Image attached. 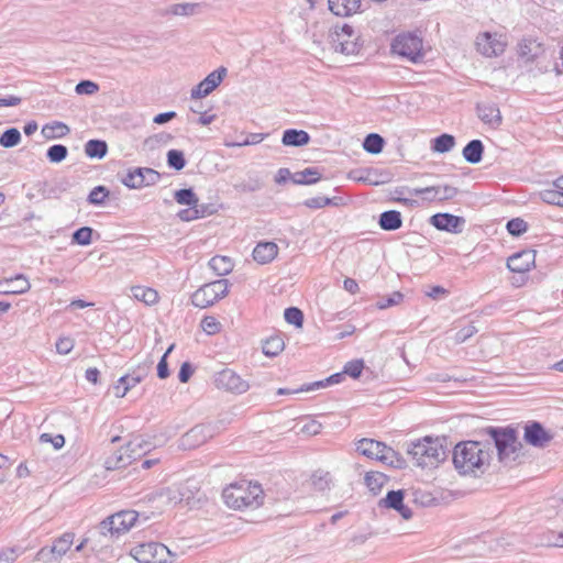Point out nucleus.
<instances>
[{"label": "nucleus", "mask_w": 563, "mask_h": 563, "mask_svg": "<svg viewBox=\"0 0 563 563\" xmlns=\"http://www.w3.org/2000/svg\"><path fill=\"white\" fill-rule=\"evenodd\" d=\"M209 267L218 275L224 276L232 272L233 263L227 256L217 255L209 261Z\"/></svg>", "instance_id": "obj_33"}, {"label": "nucleus", "mask_w": 563, "mask_h": 563, "mask_svg": "<svg viewBox=\"0 0 563 563\" xmlns=\"http://www.w3.org/2000/svg\"><path fill=\"white\" fill-rule=\"evenodd\" d=\"M490 454L477 441H466L456 444L453 451V463L461 474L473 473L488 463Z\"/></svg>", "instance_id": "obj_1"}, {"label": "nucleus", "mask_w": 563, "mask_h": 563, "mask_svg": "<svg viewBox=\"0 0 563 563\" xmlns=\"http://www.w3.org/2000/svg\"><path fill=\"white\" fill-rule=\"evenodd\" d=\"M108 196L109 190L104 186H97L90 191L88 201L91 205H102Z\"/></svg>", "instance_id": "obj_56"}, {"label": "nucleus", "mask_w": 563, "mask_h": 563, "mask_svg": "<svg viewBox=\"0 0 563 563\" xmlns=\"http://www.w3.org/2000/svg\"><path fill=\"white\" fill-rule=\"evenodd\" d=\"M284 317L289 324H294L297 328L302 327L303 313L300 309L296 307L287 308L285 309Z\"/></svg>", "instance_id": "obj_53"}, {"label": "nucleus", "mask_w": 563, "mask_h": 563, "mask_svg": "<svg viewBox=\"0 0 563 563\" xmlns=\"http://www.w3.org/2000/svg\"><path fill=\"white\" fill-rule=\"evenodd\" d=\"M30 288L31 284L29 279L22 274L0 280V294L2 295L25 294Z\"/></svg>", "instance_id": "obj_19"}, {"label": "nucleus", "mask_w": 563, "mask_h": 563, "mask_svg": "<svg viewBox=\"0 0 563 563\" xmlns=\"http://www.w3.org/2000/svg\"><path fill=\"white\" fill-rule=\"evenodd\" d=\"M131 555L140 563H170L172 553L163 543L148 542L134 547Z\"/></svg>", "instance_id": "obj_10"}, {"label": "nucleus", "mask_w": 563, "mask_h": 563, "mask_svg": "<svg viewBox=\"0 0 563 563\" xmlns=\"http://www.w3.org/2000/svg\"><path fill=\"white\" fill-rule=\"evenodd\" d=\"M152 366L153 361L151 360L140 363L137 366L132 368L130 373L120 377V383L126 384L130 388L135 387L150 374Z\"/></svg>", "instance_id": "obj_21"}, {"label": "nucleus", "mask_w": 563, "mask_h": 563, "mask_svg": "<svg viewBox=\"0 0 563 563\" xmlns=\"http://www.w3.org/2000/svg\"><path fill=\"white\" fill-rule=\"evenodd\" d=\"M344 378H345L344 372L335 373L323 380L303 385L302 387H300V390H314L318 388L328 387L330 385L340 384Z\"/></svg>", "instance_id": "obj_46"}, {"label": "nucleus", "mask_w": 563, "mask_h": 563, "mask_svg": "<svg viewBox=\"0 0 563 563\" xmlns=\"http://www.w3.org/2000/svg\"><path fill=\"white\" fill-rule=\"evenodd\" d=\"M69 132V128L59 121H55L51 124H45L42 129V133L46 139H56L66 135Z\"/></svg>", "instance_id": "obj_44"}, {"label": "nucleus", "mask_w": 563, "mask_h": 563, "mask_svg": "<svg viewBox=\"0 0 563 563\" xmlns=\"http://www.w3.org/2000/svg\"><path fill=\"white\" fill-rule=\"evenodd\" d=\"M199 9L198 3L184 2V3H175L169 5L164 14L179 15V16H190L197 13Z\"/></svg>", "instance_id": "obj_37"}, {"label": "nucleus", "mask_w": 563, "mask_h": 563, "mask_svg": "<svg viewBox=\"0 0 563 563\" xmlns=\"http://www.w3.org/2000/svg\"><path fill=\"white\" fill-rule=\"evenodd\" d=\"M134 461L135 455H131L129 452L125 453V446H123L106 459L104 467L109 471L118 470L130 465Z\"/></svg>", "instance_id": "obj_26"}, {"label": "nucleus", "mask_w": 563, "mask_h": 563, "mask_svg": "<svg viewBox=\"0 0 563 563\" xmlns=\"http://www.w3.org/2000/svg\"><path fill=\"white\" fill-rule=\"evenodd\" d=\"M74 538L75 534L73 532H65L54 542L51 553L56 558H62L70 549Z\"/></svg>", "instance_id": "obj_34"}, {"label": "nucleus", "mask_w": 563, "mask_h": 563, "mask_svg": "<svg viewBox=\"0 0 563 563\" xmlns=\"http://www.w3.org/2000/svg\"><path fill=\"white\" fill-rule=\"evenodd\" d=\"M151 449V443L144 441L141 438L131 440L125 445V453L129 452L131 455H135V461L147 453Z\"/></svg>", "instance_id": "obj_43"}, {"label": "nucleus", "mask_w": 563, "mask_h": 563, "mask_svg": "<svg viewBox=\"0 0 563 563\" xmlns=\"http://www.w3.org/2000/svg\"><path fill=\"white\" fill-rule=\"evenodd\" d=\"M484 154V144L481 140L470 141L463 148L462 155L470 164H477L482 161Z\"/></svg>", "instance_id": "obj_28"}, {"label": "nucleus", "mask_w": 563, "mask_h": 563, "mask_svg": "<svg viewBox=\"0 0 563 563\" xmlns=\"http://www.w3.org/2000/svg\"><path fill=\"white\" fill-rule=\"evenodd\" d=\"M183 493L180 488L177 486H170L163 488L158 493V497L162 499L163 504L167 506H175L183 500Z\"/></svg>", "instance_id": "obj_39"}, {"label": "nucleus", "mask_w": 563, "mask_h": 563, "mask_svg": "<svg viewBox=\"0 0 563 563\" xmlns=\"http://www.w3.org/2000/svg\"><path fill=\"white\" fill-rule=\"evenodd\" d=\"M21 141V133L15 128L5 130L0 136V145L4 148H10L18 145Z\"/></svg>", "instance_id": "obj_49"}, {"label": "nucleus", "mask_w": 563, "mask_h": 563, "mask_svg": "<svg viewBox=\"0 0 563 563\" xmlns=\"http://www.w3.org/2000/svg\"><path fill=\"white\" fill-rule=\"evenodd\" d=\"M201 329L209 335L216 334L221 329V323L214 317H205L201 320Z\"/></svg>", "instance_id": "obj_59"}, {"label": "nucleus", "mask_w": 563, "mask_h": 563, "mask_svg": "<svg viewBox=\"0 0 563 563\" xmlns=\"http://www.w3.org/2000/svg\"><path fill=\"white\" fill-rule=\"evenodd\" d=\"M214 432L211 424H197L181 437L180 445L185 449H195L211 439Z\"/></svg>", "instance_id": "obj_13"}, {"label": "nucleus", "mask_w": 563, "mask_h": 563, "mask_svg": "<svg viewBox=\"0 0 563 563\" xmlns=\"http://www.w3.org/2000/svg\"><path fill=\"white\" fill-rule=\"evenodd\" d=\"M463 217L454 216L451 213H437L430 218V223L440 231L459 234L463 231L465 225Z\"/></svg>", "instance_id": "obj_14"}, {"label": "nucleus", "mask_w": 563, "mask_h": 563, "mask_svg": "<svg viewBox=\"0 0 563 563\" xmlns=\"http://www.w3.org/2000/svg\"><path fill=\"white\" fill-rule=\"evenodd\" d=\"M92 229L82 227L73 233V242L79 245H88L91 243Z\"/></svg>", "instance_id": "obj_55"}, {"label": "nucleus", "mask_w": 563, "mask_h": 563, "mask_svg": "<svg viewBox=\"0 0 563 563\" xmlns=\"http://www.w3.org/2000/svg\"><path fill=\"white\" fill-rule=\"evenodd\" d=\"M139 520V512L134 510H121L106 519L99 526V533L104 537L119 538L120 536L130 531Z\"/></svg>", "instance_id": "obj_5"}, {"label": "nucleus", "mask_w": 563, "mask_h": 563, "mask_svg": "<svg viewBox=\"0 0 563 563\" xmlns=\"http://www.w3.org/2000/svg\"><path fill=\"white\" fill-rule=\"evenodd\" d=\"M477 332V329L474 324H467L455 333L454 341L460 344L465 342L467 339L473 336Z\"/></svg>", "instance_id": "obj_64"}, {"label": "nucleus", "mask_w": 563, "mask_h": 563, "mask_svg": "<svg viewBox=\"0 0 563 563\" xmlns=\"http://www.w3.org/2000/svg\"><path fill=\"white\" fill-rule=\"evenodd\" d=\"M387 478L383 473L369 472L365 475V484L371 492L377 494L386 483Z\"/></svg>", "instance_id": "obj_47"}, {"label": "nucleus", "mask_w": 563, "mask_h": 563, "mask_svg": "<svg viewBox=\"0 0 563 563\" xmlns=\"http://www.w3.org/2000/svg\"><path fill=\"white\" fill-rule=\"evenodd\" d=\"M476 113L483 123L492 128H498L503 122L499 108L494 102L477 103Z\"/></svg>", "instance_id": "obj_18"}, {"label": "nucleus", "mask_w": 563, "mask_h": 563, "mask_svg": "<svg viewBox=\"0 0 563 563\" xmlns=\"http://www.w3.org/2000/svg\"><path fill=\"white\" fill-rule=\"evenodd\" d=\"M507 230L514 236H519L528 230V223L521 218H515L507 222Z\"/></svg>", "instance_id": "obj_54"}, {"label": "nucleus", "mask_w": 563, "mask_h": 563, "mask_svg": "<svg viewBox=\"0 0 563 563\" xmlns=\"http://www.w3.org/2000/svg\"><path fill=\"white\" fill-rule=\"evenodd\" d=\"M98 90H99L98 84H96L91 80H81L75 87V91L78 95H93Z\"/></svg>", "instance_id": "obj_61"}, {"label": "nucleus", "mask_w": 563, "mask_h": 563, "mask_svg": "<svg viewBox=\"0 0 563 563\" xmlns=\"http://www.w3.org/2000/svg\"><path fill=\"white\" fill-rule=\"evenodd\" d=\"M227 73L228 70L223 66L211 71L203 80L191 89L190 98L200 99L210 95L222 82Z\"/></svg>", "instance_id": "obj_12"}, {"label": "nucleus", "mask_w": 563, "mask_h": 563, "mask_svg": "<svg viewBox=\"0 0 563 563\" xmlns=\"http://www.w3.org/2000/svg\"><path fill=\"white\" fill-rule=\"evenodd\" d=\"M407 453L421 467L438 466L446 457V450L442 440L431 437L411 442L407 448Z\"/></svg>", "instance_id": "obj_3"}, {"label": "nucleus", "mask_w": 563, "mask_h": 563, "mask_svg": "<svg viewBox=\"0 0 563 563\" xmlns=\"http://www.w3.org/2000/svg\"><path fill=\"white\" fill-rule=\"evenodd\" d=\"M539 196L549 205L563 207V178H556L553 181V188L541 190Z\"/></svg>", "instance_id": "obj_25"}, {"label": "nucleus", "mask_w": 563, "mask_h": 563, "mask_svg": "<svg viewBox=\"0 0 563 563\" xmlns=\"http://www.w3.org/2000/svg\"><path fill=\"white\" fill-rule=\"evenodd\" d=\"M331 482L330 473L324 471H316L311 476V484L317 490H324Z\"/></svg>", "instance_id": "obj_52"}, {"label": "nucleus", "mask_w": 563, "mask_h": 563, "mask_svg": "<svg viewBox=\"0 0 563 563\" xmlns=\"http://www.w3.org/2000/svg\"><path fill=\"white\" fill-rule=\"evenodd\" d=\"M285 347L284 340L280 336H271L264 341L262 350L266 356H277Z\"/></svg>", "instance_id": "obj_41"}, {"label": "nucleus", "mask_w": 563, "mask_h": 563, "mask_svg": "<svg viewBox=\"0 0 563 563\" xmlns=\"http://www.w3.org/2000/svg\"><path fill=\"white\" fill-rule=\"evenodd\" d=\"M213 383L218 389L233 394H243L249 390L250 385L231 368H224L214 375Z\"/></svg>", "instance_id": "obj_11"}, {"label": "nucleus", "mask_w": 563, "mask_h": 563, "mask_svg": "<svg viewBox=\"0 0 563 563\" xmlns=\"http://www.w3.org/2000/svg\"><path fill=\"white\" fill-rule=\"evenodd\" d=\"M525 440L536 448H544L552 440V437L541 423L532 422L525 428Z\"/></svg>", "instance_id": "obj_20"}, {"label": "nucleus", "mask_w": 563, "mask_h": 563, "mask_svg": "<svg viewBox=\"0 0 563 563\" xmlns=\"http://www.w3.org/2000/svg\"><path fill=\"white\" fill-rule=\"evenodd\" d=\"M329 205L341 206V205H343V198L342 197L328 198V197L318 196V197L309 198L305 201V206L308 208H311V209H320V208H323Z\"/></svg>", "instance_id": "obj_40"}, {"label": "nucleus", "mask_w": 563, "mask_h": 563, "mask_svg": "<svg viewBox=\"0 0 563 563\" xmlns=\"http://www.w3.org/2000/svg\"><path fill=\"white\" fill-rule=\"evenodd\" d=\"M108 144L102 140H89L85 144V153L90 158H102L107 155Z\"/></svg>", "instance_id": "obj_36"}, {"label": "nucleus", "mask_w": 563, "mask_h": 563, "mask_svg": "<svg viewBox=\"0 0 563 563\" xmlns=\"http://www.w3.org/2000/svg\"><path fill=\"white\" fill-rule=\"evenodd\" d=\"M536 252L526 250L518 252L507 260V267L515 273H526L534 265Z\"/></svg>", "instance_id": "obj_17"}, {"label": "nucleus", "mask_w": 563, "mask_h": 563, "mask_svg": "<svg viewBox=\"0 0 563 563\" xmlns=\"http://www.w3.org/2000/svg\"><path fill=\"white\" fill-rule=\"evenodd\" d=\"M41 443H52L55 450H59L65 444V438L62 434L52 435L51 433H42L38 438Z\"/></svg>", "instance_id": "obj_60"}, {"label": "nucleus", "mask_w": 563, "mask_h": 563, "mask_svg": "<svg viewBox=\"0 0 563 563\" xmlns=\"http://www.w3.org/2000/svg\"><path fill=\"white\" fill-rule=\"evenodd\" d=\"M207 213L208 207L203 203H198L195 207H189L187 209L180 210L177 213V217L184 222H190L203 218Z\"/></svg>", "instance_id": "obj_38"}, {"label": "nucleus", "mask_w": 563, "mask_h": 563, "mask_svg": "<svg viewBox=\"0 0 563 563\" xmlns=\"http://www.w3.org/2000/svg\"><path fill=\"white\" fill-rule=\"evenodd\" d=\"M278 254V246L274 242H260L253 250V258L258 264L271 263Z\"/></svg>", "instance_id": "obj_23"}, {"label": "nucleus", "mask_w": 563, "mask_h": 563, "mask_svg": "<svg viewBox=\"0 0 563 563\" xmlns=\"http://www.w3.org/2000/svg\"><path fill=\"white\" fill-rule=\"evenodd\" d=\"M420 191L421 188L398 187L393 192H390V198L394 201L407 202L411 197L421 195Z\"/></svg>", "instance_id": "obj_48"}, {"label": "nucleus", "mask_w": 563, "mask_h": 563, "mask_svg": "<svg viewBox=\"0 0 563 563\" xmlns=\"http://www.w3.org/2000/svg\"><path fill=\"white\" fill-rule=\"evenodd\" d=\"M391 51L410 62H420L423 54V41L417 33H402L395 37L391 44Z\"/></svg>", "instance_id": "obj_7"}, {"label": "nucleus", "mask_w": 563, "mask_h": 563, "mask_svg": "<svg viewBox=\"0 0 563 563\" xmlns=\"http://www.w3.org/2000/svg\"><path fill=\"white\" fill-rule=\"evenodd\" d=\"M364 364L362 360H355L347 362L344 366V374L350 375L353 378H357L361 376Z\"/></svg>", "instance_id": "obj_62"}, {"label": "nucleus", "mask_w": 563, "mask_h": 563, "mask_svg": "<svg viewBox=\"0 0 563 563\" xmlns=\"http://www.w3.org/2000/svg\"><path fill=\"white\" fill-rule=\"evenodd\" d=\"M222 497L230 508H256L263 504L264 494L261 485L242 481L224 488Z\"/></svg>", "instance_id": "obj_2"}, {"label": "nucleus", "mask_w": 563, "mask_h": 563, "mask_svg": "<svg viewBox=\"0 0 563 563\" xmlns=\"http://www.w3.org/2000/svg\"><path fill=\"white\" fill-rule=\"evenodd\" d=\"M420 192H421V196H423V199H426V200L444 201V200L453 199L457 195L459 189L451 185L439 184V185L421 188Z\"/></svg>", "instance_id": "obj_16"}, {"label": "nucleus", "mask_w": 563, "mask_h": 563, "mask_svg": "<svg viewBox=\"0 0 563 563\" xmlns=\"http://www.w3.org/2000/svg\"><path fill=\"white\" fill-rule=\"evenodd\" d=\"M68 148L63 144H54L48 147L46 156L51 163H60L67 157Z\"/></svg>", "instance_id": "obj_50"}, {"label": "nucleus", "mask_w": 563, "mask_h": 563, "mask_svg": "<svg viewBox=\"0 0 563 563\" xmlns=\"http://www.w3.org/2000/svg\"><path fill=\"white\" fill-rule=\"evenodd\" d=\"M330 11L338 16H350L361 7V0H328Z\"/></svg>", "instance_id": "obj_24"}, {"label": "nucleus", "mask_w": 563, "mask_h": 563, "mask_svg": "<svg viewBox=\"0 0 563 563\" xmlns=\"http://www.w3.org/2000/svg\"><path fill=\"white\" fill-rule=\"evenodd\" d=\"M356 450L364 456L377 460L396 468H402L406 464L404 457L384 442L374 439H362L356 444Z\"/></svg>", "instance_id": "obj_4"}, {"label": "nucleus", "mask_w": 563, "mask_h": 563, "mask_svg": "<svg viewBox=\"0 0 563 563\" xmlns=\"http://www.w3.org/2000/svg\"><path fill=\"white\" fill-rule=\"evenodd\" d=\"M330 43L335 52L344 55L357 54L361 48L360 35L349 24L335 26L330 33Z\"/></svg>", "instance_id": "obj_8"}, {"label": "nucleus", "mask_w": 563, "mask_h": 563, "mask_svg": "<svg viewBox=\"0 0 563 563\" xmlns=\"http://www.w3.org/2000/svg\"><path fill=\"white\" fill-rule=\"evenodd\" d=\"M385 140L377 133H369L363 142V147L367 153L378 154L383 151Z\"/></svg>", "instance_id": "obj_42"}, {"label": "nucleus", "mask_w": 563, "mask_h": 563, "mask_svg": "<svg viewBox=\"0 0 563 563\" xmlns=\"http://www.w3.org/2000/svg\"><path fill=\"white\" fill-rule=\"evenodd\" d=\"M276 176H322V173L318 167H307L294 174L288 168H279Z\"/></svg>", "instance_id": "obj_58"}, {"label": "nucleus", "mask_w": 563, "mask_h": 563, "mask_svg": "<svg viewBox=\"0 0 563 563\" xmlns=\"http://www.w3.org/2000/svg\"><path fill=\"white\" fill-rule=\"evenodd\" d=\"M122 183L131 189H139L155 184L153 178H122Z\"/></svg>", "instance_id": "obj_63"}, {"label": "nucleus", "mask_w": 563, "mask_h": 563, "mask_svg": "<svg viewBox=\"0 0 563 563\" xmlns=\"http://www.w3.org/2000/svg\"><path fill=\"white\" fill-rule=\"evenodd\" d=\"M478 49L486 56H498L504 53L505 44L489 33L484 34V43L477 42Z\"/></svg>", "instance_id": "obj_30"}, {"label": "nucleus", "mask_w": 563, "mask_h": 563, "mask_svg": "<svg viewBox=\"0 0 563 563\" xmlns=\"http://www.w3.org/2000/svg\"><path fill=\"white\" fill-rule=\"evenodd\" d=\"M131 294L133 298L147 306L155 305L158 301V292L150 287L134 286L131 288Z\"/></svg>", "instance_id": "obj_31"}, {"label": "nucleus", "mask_w": 563, "mask_h": 563, "mask_svg": "<svg viewBox=\"0 0 563 563\" xmlns=\"http://www.w3.org/2000/svg\"><path fill=\"white\" fill-rule=\"evenodd\" d=\"M378 224L384 231H396L402 225V218L399 211H384L379 216Z\"/></svg>", "instance_id": "obj_29"}, {"label": "nucleus", "mask_w": 563, "mask_h": 563, "mask_svg": "<svg viewBox=\"0 0 563 563\" xmlns=\"http://www.w3.org/2000/svg\"><path fill=\"white\" fill-rule=\"evenodd\" d=\"M109 169L117 176H144V174L161 176V174L152 168L146 167H126L122 161H112L109 163Z\"/></svg>", "instance_id": "obj_22"}, {"label": "nucleus", "mask_w": 563, "mask_h": 563, "mask_svg": "<svg viewBox=\"0 0 563 563\" xmlns=\"http://www.w3.org/2000/svg\"><path fill=\"white\" fill-rule=\"evenodd\" d=\"M404 299V295L399 291L393 292L386 298H382L376 302L378 309H386L396 305H399Z\"/></svg>", "instance_id": "obj_57"}, {"label": "nucleus", "mask_w": 563, "mask_h": 563, "mask_svg": "<svg viewBox=\"0 0 563 563\" xmlns=\"http://www.w3.org/2000/svg\"><path fill=\"white\" fill-rule=\"evenodd\" d=\"M167 164L175 170H181L186 165L184 153L179 150H169L167 152Z\"/></svg>", "instance_id": "obj_51"}, {"label": "nucleus", "mask_w": 563, "mask_h": 563, "mask_svg": "<svg viewBox=\"0 0 563 563\" xmlns=\"http://www.w3.org/2000/svg\"><path fill=\"white\" fill-rule=\"evenodd\" d=\"M455 137L451 134L443 133L432 140L431 148L435 153H448L455 146Z\"/></svg>", "instance_id": "obj_35"}, {"label": "nucleus", "mask_w": 563, "mask_h": 563, "mask_svg": "<svg viewBox=\"0 0 563 563\" xmlns=\"http://www.w3.org/2000/svg\"><path fill=\"white\" fill-rule=\"evenodd\" d=\"M229 280L218 279L208 284H205L198 288L191 296V302L195 307L207 308L212 306L219 299L228 295Z\"/></svg>", "instance_id": "obj_9"}, {"label": "nucleus", "mask_w": 563, "mask_h": 563, "mask_svg": "<svg viewBox=\"0 0 563 563\" xmlns=\"http://www.w3.org/2000/svg\"><path fill=\"white\" fill-rule=\"evenodd\" d=\"M282 142L286 146H303L310 142V135L303 130L288 129L283 133Z\"/></svg>", "instance_id": "obj_27"}, {"label": "nucleus", "mask_w": 563, "mask_h": 563, "mask_svg": "<svg viewBox=\"0 0 563 563\" xmlns=\"http://www.w3.org/2000/svg\"><path fill=\"white\" fill-rule=\"evenodd\" d=\"M404 498H405L404 490H401V489L390 490L387 493L385 498H383L378 501V506L382 508L394 509V510L398 511L399 515L404 519L408 520L411 518L412 511L410 510L409 507H407L404 504Z\"/></svg>", "instance_id": "obj_15"}, {"label": "nucleus", "mask_w": 563, "mask_h": 563, "mask_svg": "<svg viewBox=\"0 0 563 563\" xmlns=\"http://www.w3.org/2000/svg\"><path fill=\"white\" fill-rule=\"evenodd\" d=\"M542 52L541 45L533 38H525L519 44V54L528 60L536 59Z\"/></svg>", "instance_id": "obj_32"}, {"label": "nucleus", "mask_w": 563, "mask_h": 563, "mask_svg": "<svg viewBox=\"0 0 563 563\" xmlns=\"http://www.w3.org/2000/svg\"><path fill=\"white\" fill-rule=\"evenodd\" d=\"M489 434L497 449L498 459L501 463L508 464L518 457V445L514 429L490 428Z\"/></svg>", "instance_id": "obj_6"}, {"label": "nucleus", "mask_w": 563, "mask_h": 563, "mask_svg": "<svg viewBox=\"0 0 563 563\" xmlns=\"http://www.w3.org/2000/svg\"><path fill=\"white\" fill-rule=\"evenodd\" d=\"M174 199L177 203L189 207H195L199 203V198L191 188L176 190L174 194Z\"/></svg>", "instance_id": "obj_45"}]
</instances>
